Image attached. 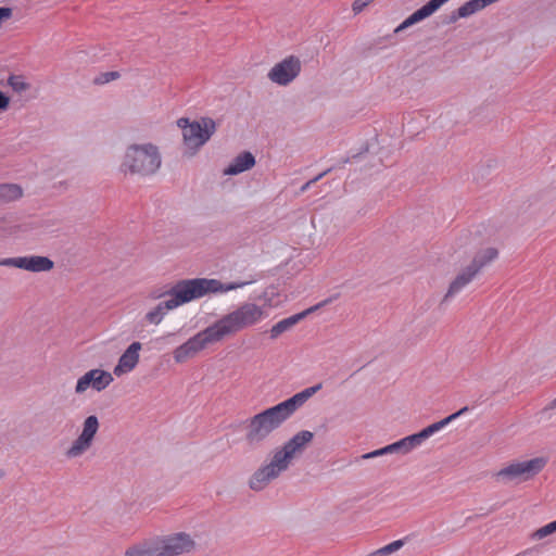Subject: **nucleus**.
<instances>
[{
    "mask_svg": "<svg viewBox=\"0 0 556 556\" xmlns=\"http://www.w3.org/2000/svg\"><path fill=\"white\" fill-rule=\"evenodd\" d=\"M314 439V433L302 430L288 440L280 450L274 453L269 464L260 467L250 478L249 486L253 491H262L271 480L287 470L296 453H301Z\"/></svg>",
    "mask_w": 556,
    "mask_h": 556,
    "instance_id": "1",
    "label": "nucleus"
},
{
    "mask_svg": "<svg viewBox=\"0 0 556 556\" xmlns=\"http://www.w3.org/2000/svg\"><path fill=\"white\" fill-rule=\"evenodd\" d=\"M247 281L224 283L218 279L193 278L177 281L165 294L170 295V304L178 307L207 293H223L247 286Z\"/></svg>",
    "mask_w": 556,
    "mask_h": 556,
    "instance_id": "2",
    "label": "nucleus"
},
{
    "mask_svg": "<svg viewBox=\"0 0 556 556\" xmlns=\"http://www.w3.org/2000/svg\"><path fill=\"white\" fill-rule=\"evenodd\" d=\"M288 419L289 417L279 404L255 414L243 422L245 443L251 448L260 447L271 432L280 428Z\"/></svg>",
    "mask_w": 556,
    "mask_h": 556,
    "instance_id": "3",
    "label": "nucleus"
},
{
    "mask_svg": "<svg viewBox=\"0 0 556 556\" xmlns=\"http://www.w3.org/2000/svg\"><path fill=\"white\" fill-rule=\"evenodd\" d=\"M265 317L263 308L254 303H244L212 325L218 340L252 327Z\"/></svg>",
    "mask_w": 556,
    "mask_h": 556,
    "instance_id": "4",
    "label": "nucleus"
},
{
    "mask_svg": "<svg viewBox=\"0 0 556 556\" xmlns=\"http://www.w3.org/2000/svg\"><path fill=\"white\" fill-rule=\"evenodd\" d=\"M122 165L131 174L152 175L161 166V155L152 143L132 144L127 149Z\"/></svg>",
    "mask_w": 556,
    "mask_h": 556,
    "instance_id": "5",
    "label": "nucleus"
},
{
    "mask_svg": "<svg viewBox=\"0 0 556 556\" xmlns=\"http://www.w3.org/2000/svg\"><path fill=\"white\" fill-rule=\"evenodd\" d=\"M177 125L181 128L184 143L192 150L202 147L216 131V123L211 117H202L200 121L193 122H190L187 117H181L177 121Z\"/></svg>",
    "mask_w": 556,
    "mask_h": 556,
    "instance_id": "6",
    "label": "nucleus"
},
{
    "mask_svg": "<svg viewBox=\"0 0 556 556\" xmlns=\"http://www.w3.org/2000/svg\"><path fill=\"white\" fill-rule=\"evenodd\" d=\"M547 464L545 457H535L525 462L513 463L495 473L497 481L525 482L540 473Z\"/></svg>",
    "mask_w": 556,
    "mask_h": 556,
    "instance_id": "7",
    "label": "nucleus"
},
{
    "mask_svg": "<svg viewBox=\"0 0 556 556\" xmlns=\"http://www.w3.org/2000/svg\"><path fill=\"white\" fill-rule=\"evenodd\" d=\"M212 326L198 332L191 337L184 344L179 345L174 351V359L176 363H185L187 359L195 356L200 351L206 348V345L218 342V338L215 334Z\"/></svg>",
    "mask_w": 556,
    "mask_h": 556,
    "instance_id": "8",
    "label": "nucleus"
},
{
    "mask_svg": "<svg viewBox=\"0 0 556 556\" xmlns=\"http://www.w3.org/2000/svg\"><path fill=\"white\" fill-rule=\"evenodd\" d=\"M157 556H177L190 553L194 548V541L188 533L179 532L172 535L154 539Z\"/></svg>",
    "mask_w": 556,
    "mask_h": 556,
    "instance_id": "9",
    "label": "nucleus"
},
{
    "mask_svg": "<svg viewBox=\"0 0 556 556\" xmlns=\"http://www.w3.org/2000/svg\"><path fill=\"white\" fill-rule=\"evenodd\" d=\"M99 429V420L94 415L88 416L83 425V431L66 451L68 458H75L84 454L92 444Z\"/></svg>",
    "mask_w": 556,
    "mask_h": 556,
    "instance_id": "10",
    "label": "nucleus"
},
{
    "mask_svg": "<svg viewBox=\"0 0 556 556\" xmlns=\"http://www.w3.org/2000/svg\"><path fill=\"white\" fill-rule=\"evenodd\" d=\"M301 72V61L290 55L277 63L268 73V78L280 86L289 85Z\"/></svg>",
    "mask_w": 556,
    "mask_h": 556,
    "instance_id": "11",
    "label": "nucleus"
},
{
    "mask_svg": "<svg viewBox=\"0 0 556 556\" xmlns=\"http://www.w3.org/2000/svg\"><path fill=\"white\" fill-rule=\"evenodd\" d=\"M331 301H332L331 299H327V300H325V301H323V302H320L301 313L294 314L292 316H289V317L278 321L269 330L270 339H273V340L277 339L280 334H282L286 331H289L293 326H295L298 323L303 320L307 315H309L311 313L315 312L316 309L325 306L326 304L330 303Z\"/></svg>",
    "mask_w": 556,
    "mask_h": 556,
    "instance_id": "12",
    "label": "nucleus"
},
{
    "mask_svg": "<svg viewBox=\"0 0 556 556\" xmlns=\"http://www.w3.org/2000/svg\"><path fill=\"white\" fill-rule=\"evenodd\" d=\"M141 348L142 344L138 341H135L126 349V351L121 355L118 363L113 370L115 376L119 377L123 374L129 372L137 366L139 363V351Z\"/></svg>",
    "mask_w": 556,
    "mask_h": 556,
    "instance_id": "13",
    "label": "nucleus"
},
{
    "mask_svg": "<svg viewBox=\"0 0 556 556\" xmlns=\"http://www.w3.org/2000/svg\"><path fill=\"white\" fill-rule=\"evenodd\" d=\"M321 389V383L306 388L303 391L294 394L286 401L279 403L281 409L290 418L304 403L312 397L318 390Z\"/></svg>",
    "mask_w": 556,
    "mask_h": 556,
    "instance_id": "14",
    "label": "nucleus"
},
{
    "mask_svg": "<svg viewBox=\"0 0 556 556\" xmlns=\"http://www.w3.org/2000/svg\"><path fill=\"white\" fill-rule=\"evenodd\" d=\"M255 156L250 151L239 153L223 170L226 176H235L251 169L255 165Z\"/></svg>",
    "mask_w": 556,
    "mask_h": 556,
    "instance_id": "15",
    "label": "nucleus"
},
{
    "mask_svg": "<svg viewBox=\"0 0 556 556\" xmlns=\"http://www.w3.org/2000/svg\"><path fill=\"white\" fill-rule=\"evenodd\" d=\"M476 269H471L468 265L462 273H459L455 279L451 282L446 294L443 298L442 303L446 302L450 298L459 293L468 283H470L477 276Z\"/></svg>",
    "mask_w": 556,
    "mask_h": 556,
    "instance_id": "16",
    "label": "nucleus"
},
{
    "mask_svg": "<svg viewBox=\"0 0 556 556\" xmlns=\"http://www.w3.org/2000/svg\"><path fill=\"white\" fill-rule=\"evenodd\" d=\"M21 269L33 273L48 271L53 268L54 263L47 256L31 255L22 256L20 261Z\"/></svg>",
    "mask_w": 556,
    "mask_h": 556,
    "instance_id": "17",
    "label": "nucleus"
},
{
    "mask_svg": "<svg viewBox=\"0 0 556 556\" xmlns=\"http://www.w3.org/2000/svg\"><path fill=\"white\" fill-rule=\"evenodd\" d=\"M497 256L498 251L495 248H486L475 255L469 266L471 269H476V274H479L483 267L494 261Z\"/></svg>",
    "mask_w": 556,
    "mask_h": 556,
    "instance_id": "18",
    "label": "nucleus"
},
{
    "mask_svg": "<svg viewBox=\"0 0 556 556\" xmlns=\"http://www.w3.org/2000/svg\"><path fill=\"white\" fill-rule=\"evenodd\" d=\"M91 388L98 392L104 390L113 381L111 372L102 369H91L88 371Z\"/></svg>",
    "mask_w": 556,
    "mask_h": 556,
    "instance_id": "19",
    "label": "nucleus"
},
{
    "mask_svg": "<svg viewBox=\"0 0 556 556\" xmlns=\"http://www.w3.org/2000/svg\"><path fill=\"white\" fill-rule=\"evenodd\" d=\"M466 412H468V407L464 406L463 408H460L456 413H453L450 416L443 418L442 420L437 421L434 424H431L428 427L424 428L422 430H420L422 435H424V438L428 439L429 437H431L432 434H434L435 432H438L439 430H441L442 428L447 426L450 422H452L453 420H455L459 416L464 415Z\"/></svg>",
    "mask_w": 556,
    "mask_h": 556,
    "instance_id": "20",
    "label": "nucleus"
},
{
    "mask_svg": "<svg viewBox=\"0 0 556 556\" xmlns=\"http://www.w3.org/2000/svg\"><path fill=\"white\" fill-rule=\"evenodd\" d=\"M155 541L147 540L126 549L125 556H157Z\"/></svg>",
    "mask_w": 556,
    "mask_h": 556,
    "instance_id": "21",
    "label": "nucleus"
},
{
    "mask_svg": "<svg viewBox=\"0 0 556 556\" xmlns=\"http://www.w3.org/2000/svg\"><path fill=\"white\" fill-rule=\"evenodd\" d=\"M23 197V189L17 184H0V203L16 201Z\"/></svg>",
    "mask_w": 556,
    "mask_h": 556,
    "instance_id": "22",
    "label": "nucleus"
},
{
    "mask_svg": "<svg viewBox=\"0 0 556 556\" xmlns=\"http://www.w3.org/2000/svg\"><path fill=\"white\" fill-rule=\"evenodd\" d=\"M176 308L170 304V299L160 302L152 311L146 314V320L150 324L159 325L168 311Z\"/></svg>",
    "mask_w": 556,
    "mask_h": 556,
    "instance_id": "23",
    "label": "nucleus"
},
{
    "mask_svg": "<svg viewBox=\"0 0 556 556\" xmlns=\"http://www.w3.org/2000/svg\"><path fill=\"white\" fill-rule=\"evenodd\" d=\"M393 453H399V454H402L403 455V446L401 444V441H396L394 443H391L384 447H381V448H378V450H375L372 452H369V453H366L364 455H362V458L363 459H369V458H375V457H378V456H382V455H387V454H393Z\"/></svg>",
    "mask_w": 556,
    "mask_h": 556,
    "instance_id": "24",
    "label": "nucleus"
},
{
    "mask_svg": "<svg viewBox=\"0 0 556 556\" xmlns=\"http://www.w3.org/2000/svg\"><path fill=\"white\" fill-rule=\"evenodd\" d=\"M429 17L427 12L424 10V8H419L416 10L413 14H410L407 18H405L395 29L394 34H397L400 31H403L404 29L413 26L416 23H419L424 21L425 18Z\"/></svg>",
    "mask_w": 556,
    "mask_h": 556,
    "instance_id": "25",
    "label": "nucleus"
},
{
    "mask_svg": "<svg viewBox=\"0 0 556 556\" xmlns=\"http://www.w3.org/2000/svg\"><path fill=\"white\" fill-rule=\"evenodd\" d=\"M429 17L427 12L424 10V8H419L416 10L413 14H410L407 18H405L395 29L394 34H397L400 31H403L404 29L413 26L416 23H419L424 21L425 18Z\"/></svg>",
    "mask_w": 556,
    "mask_h": 556,
    "instance_id": "26",
    "label": "nucleus"
},
{
    "mask_svg": "<svg viewBox=\"0 0 556 556\" xmlns=\"http://www.w3.org/2000/svg\"><path fill=\"white\" fill-rule=\"evenodd\" d=\"M426 439L424 438L421 431L407 435L403 439H401V444L403 446V455L408 454L414 448L419 446Z\"/></svg>",
    "mask_w": 556,
    "mask_h": 556,
    "instance_id": "27",
    "label": "nucleus"
},
{
    "mask_svg": "<svg viewBox=\"0 0 556 556\" xmlns=\"http://www.w3.org/2000/svg\"><path fill=\"white\" fill-rule=\"evenodd\" d=\"M403 545V540H396L371 553L370 556H387L399 551Z\"/></svg>",
    "mask_w": 556,
    "mask_h": 556,
    "instance_id": "28",
    "label": "nucleus"
},
{
    "mask_svg": "<svg viewBox=\"0 0 556 556\" xmlns=\"http://www.w3.org/2000/svg\"><path fill=\"white\" fill-rule=\"evenodd\" d=\"M556 532V519L533 532L532 538L535 540L544 539Z\"/></svg>",
    "mask_w": 556,
    "mask_h": 556,
    "instance_id": "29",
    "label": "nucleus"
},
{
    "mask_svg": "<svg viewBox=\"0 0 556 556\" xmlns=\"http://www.w3.org/2000/svg\"><path fill=\"white\" fill-rule=\"evenodd\" d=\"M118 77H119V73L115 72V71L101 73L98 77L94 78V84L103 85V84L110 83L112 80H115Z\"/></svg>",
    "mask_w": 556,
    "mask_h": 556,
    "instance_id": "30",
    "label": "nucleus"
},
{
    "mask_svg": "<svg viewBox=\"0 0 556 556\" xmlns=\"http://www.w3.org/2000/svg\"><path fill=\"white\" fill-rule=\"evenodd\" d=\"M9 85L14 91L21 92L28 88V84L25 83L21 76H10Z\"/></svg>",
    "mask_w": 556,
    "mask_h": 556,
    "instance_id": "31",
    "label": "nucleus"
},
{
    "mask_svg": "<svg viewBox=\"0 0 556 556\" xmlns=\"http://www.w3.org/2000/svg\"><path fill=\"white\" fill-rule=\"evenodd\" d=\"M175 337V333H167L157 338L152 339L149 343L154 349H162L165 344L170 343V339Z\"/></svg>",
    "mask_w": 556,
    "mask_h": 556,
    "instance_id": "32",
    "label": "nucleus"
},
{
    "mask_svg": "<svg viewBox=\"0 0 556 556\" xmlns=\"http://www.w3.org/2000/svg\"><path fill=\"white\" fill-rule=\"evenodd\" d=\"M91 387V382H90V379H89V375H88V371L81 376L77 383H76V387H75V392L77 394H81L84 393L88 388Z\"/></svg>",
    "mask_w": 556,
    "mask_h": 556,
    "instance_id": "33",
    "label": "nucleus"
},
{
    "mask_svg": "<svg viewBox=\"0 0 556 556\" xmlns=\"http://www.w3.org/2000/svg\"><path fill=\"white\" fill-rule=\"evenodd\" d=\"M448 0H430L425 5H422L424 10L430 16L434 12H437L445 2Z\"/></svg>",
    "mask_w": 556,
    "mask_h": 556,
    "instance_id": "34",
    "label": "nucleus"
},
{
    "mask_svg": "<svg viewBox=\"0 0 556 556\" xmlns=\"http://www.w3.org/2000/svg\"><path fill=\"white\" fill-rule=\"evenodd\" d=\"M477 11L470 1H467L462 7L458 8V15H463L464 18L475 14Z\"/></svg>",
    "mask_w": 556,
    "mask_h": 556,
    "instance_id": "35",
    "label": "nucleus"
},
{
    "mask_svg": "<svg viewBox=\"0 0 556 556\" xmlns=\"http://www.w3.org/2000/svg\"><path fill=\"white\" fill-rule=\"evenodd\" d=\"M459 18H464L463 15H458V9L454 10L451 14L442 16L441 23L443 25H450L457 22Z\"/></svg>",
    "mask_w": 556,
    "mask_h": 556,
    "instance_id": "36",
    "label": "nucleus"
},
{
    "mask_svg": "<svg viewBox=\"0 0 556 556\" xmlns=\"http://www.w3.org/2000/svg\"><path fill=\"white\" fill-rule=\"evenodd\" d=\"M331 170V168H328L326 170H324L323 173L318 174L316 177H314L313 179L308 180L307 182H305L300 191L301 192H305L306 190H308L311 188L312 185L316 184L317 181H319L324 176H326L329 172Z\"/></svg>",
    "mask_w": 556,
    "mask_h": 556,
    "instance_id": "37",
    "label": "nucleus"
},
{
    "mask_svg": "<svg viewBox=\"0 0 556 556\" xmlns=\"http://www.w3.org/2000/svg\"><path fill=\"white\" fill-rule=\"evenodd\" d=\"M374 0H354L352 10L355 14L361 13Z\"/></svg>",
    "mask_w": 556,
    "mask_h": 556,
    "instance_id": "38",
    "label": "nucleus"
},
{
    "mask_svg": "<svg viewBox=\"0 0 556 556\" xmlns=\"http://www.w3.org/2000/svg\"><path fill=\"white\" fill-rule=\"evenodd\" d=\"M21 260H22V256L21 257L4 258L3 261L0 262V265L13 266V267H16V268H21V264H20Z\"/></svg>",
    "mask_w": 556,
    "mask_h": 556,
    "instance_id": "39",
    "label": "nucleus"
},
{
    "mask_svg": "<svg viewBox=\"0 0 556 556\" xmlns=\"http://www.w3.org/2000/svg\"><path fill=\"white\" fill-rule=\"evenodd\" d=\"M12 9L8 7H0V25L12 16Z\"/></svg>",
    "mask_w": 556,
    "mask_h": 556,
    "instance_id": "40",
    "label": "nucleus"
},
{
    "mask_svg": "<svg viewBox=\"0 0 556 556\" xmlns=\"http://www.w3.org/2000/svg\"><path fill=\"white\" fill-rule=\"evenodd\" d=\"M10 98L0 90V111H5L9 108Z\"/></svg>",
    "mask_w": 556,
    "mask_h": 556,
    "instance_id": "41",
    "label": "nucleus"
},
{
    "mask_svg": "<svg viewBox=\"0 0 556 556\" xmlns=\"http://www.w3.org/2000/svg\"><path fill=\"white\" fill-rule=\"evenodd\" d=\"M473 5L475 10L478 12L489 5L486 0H469Z\"/></svg>",
    "mask_w": 556,
    "mask_h": 556,
    "instance_id": "42",
    "label": "nucleus"
},
{
    "mask_svg": "<svg viewBox=\"0 0 556 556\" xmlns=\"http://www.w3.org/2000/svg\"><path fill=\"white\" fill-rule=\"evenodd\" d=\"M556 408V397L546 406V409Z\"/></svg>",
    "mask_w": 556,
    "mask_h": 556,
    "instance_id": "43",
    "label": "nucleus"
},
{
    "mask_svg": "<svg viewBox=\"0 0 556 556\" xmlns=\"http://www.w3.org/2000/svg\"><path fill=\"white\" fill-rule=\"evenodd\" d=\"M4 475H5V472L2 469H0V479H2L4 477Z\"/></svg>",
    "mask_w": 556,
    "mask_h": 556,
    "instance_id": "44",
    "label": "nucleus"
}]
</instances>
